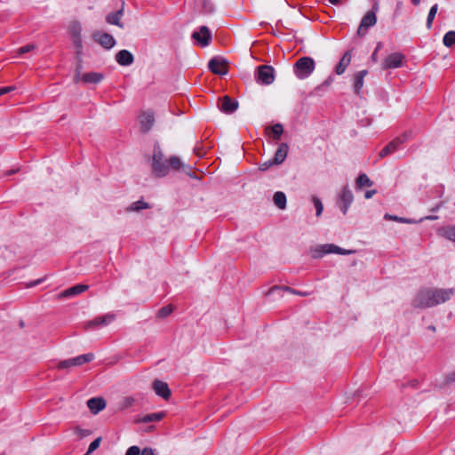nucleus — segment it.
I'll return each mask as SVG.
<instances>
[{
    "label": "nucleus",
    "instance_id": "obj_1",
    "mask_svg": "<svg viewBox=\"0 0 455 455\" xmlns=\"http://www.w3.org/2000/svg\"><path fill=\"white\" fill-rule=\"evenodd\" d=\"M82 23L79 20H72L68 22V32L76 48L77 58V68L75 76L76 84H85V73L83 72V41H82Z\"/></svg>",
    "mask_w": 455,
    "mask_h": 455
},
{
    "label": "nucleus",
    "instance_id": "obj_2",
    "mask_svg": "<svg viewBox=\"0 0 455 455\" xmlns=\"http://www.w3.org/2000/svg\"><path fill=\"white\" fill-rule=\"evenodd\" d=\"M152 172L156 177H164L169 173V164L164 160V153L158 145L154 147Z\"/></svg>",
    "mask_w": 455,
    "mask_h": 455
},
{
    "label": "nucleus",
    "instance_id": "obj_3",
    "mask_svg": "<svg viewBox=\"0 0 455 455\" xmlns=\"http://www.w3.org/2000/svg\"><path fill=\"white\" fill-rule=\"evenodd\" d=\"M354 252L355 251L353 250H346L333 243L319 244L311 250V255L314 259H319L331 253L350 255Z\"/></svg>",
    "mask_w": 455,
    "mask_h": 455
},
{
    "label": "nucleus",
    "instance_id": "obj_4",
    "mask_svg": "<svg viewBox=\"0 0 455 455\" xmlns=\"http://www.w3.org/2000/svg\"><path fill=\"white\" fill-rule=\"evenodd\" d=\"M315 69V61L310 57H302L294 64V73L299 79L308 77Z\"/></svg>",
    "mask_w": 455,
    "mask_h": 455
},
{
    "label": "nucleus",
    "instance_id": "obj_5",
    "mask_svg": "<svg viewBox=\"0 0 455 455\" xmlns=\"http://www.w3.org/2000/svg\"><path fill=\"white\" fill-rule=\"evenodd\" d=\"M413 306L415 307H432L435 306L431 295V288L420 290L413 299Z\"/></svg>",
    "mask_w": 455,
    "mask_h": 455
},
{
    "label": "nucleus",
    "instance_id": "obj_6",
    "mask_svg": "<svg viewBox=\"0 0 455 455\" xmlns=\"http://www.w3.org/2000/svg\"><path fill=\"white\" fill-rule=\"evenodd\" d=\"M228 62L226 59L222 57H214L212 58L208 64L209 69L220 76H224L228 72Z\"/></svg>",
    "mask_w": 455,
    "mask_h": 455
},
{
    "label": "nucleus",
    "instance_id": "obj_7",
    "mask_svg": "<svg viewBox=\"0 0 455 455\" xmlns=\"http://www.w3.org/2000/svg\"><path fill=\"white\" fill-rule=\"evenodd\" d=\"M257 81L262 84H271L275 80V70L270 66H260L257 71Z\"/></svg>",
    "mask_w": 455,
    "mask_h": 455
},
{
    "label": "nucleus",
    "instance_id": "obj_8",
    "mask_svg": "<svg viewBox=\"0 0 455 455\" xmlns=\"http://www.w3.org/2000/svg\"><path fill=\"white\" fill-rule=\"evenodd\" d=\"M455 294V289L448 288V289H437L431 288V295L433 299L435 300V304L438 305L441 303H444L451 299V298Z\"/></svg>",
    "mask_w": 455,
    "mask_h": 455
},
{
    "label": "nucleus",
    "instance_id": "obj_9",
    "mask_svg": "<svg viewBox=\"0 0 455 455\" xmlns=\"http://www.w3.org/2000/svg\"><path fill=\"white\" fill-rule=\"evenodd\" d=\"M409 137V134L408 133H404L403 136H400V137H396L395 139H394L391 142H389L379 153V156L380 158H384L386 157L387 156L394 153L395 151H396L399 147L404 143L407 139Z\"/></svg>",
    "mask_w": 455,
    "mask_h": 455
},
{
    "label": "nucleus",
    "instance_id": "obj_10",
    "mask_svg": "<svg viewBox=\"0 0 455 455\" xmlns=\"http://www.w3.org/2000/svg\"><path fill=\"white\" fill-rule=\"evenodd\" d=\"M377 22V16L375 14L374 11H369L366 12V14L363 17L360 26L357 30V34L360 36H363L366 33L369 28L373 27Z\"/></svg>",
    "mask_w": 455,
    "mask_h": 455
},
{
    "label": "nucleus",
    "instance_id": "obj_11",
    "mask_svg": "<svg viewBox=\"0 0 455 455\" xmlns=\"http://www.w3.org/2000/svg\"><path fill=\"white\" fill-rule=\"evenodd\" d=\"M404 55L394 52L386 57L381 66L383 69L397 68L403 66Z\"/></svg>",
    "mask_w": 455,
    "mask_h": 455
},
{
    "label": "nucleus",
    "instance_id": "obj_12",
    "mask_svg": "<svg viewBox=\"0 0 455 455\" xmlns=\"http://www.w3.org/2000/svg\"><path fill=\"white\" fill-rule=\"evenodd\" d=\"M353 201L354 196L352 191L348 187L343 188L339 196V206L344 215L347 214Z\"/></svg>",
    "mask_w": 455,
    "mask_h": 455
},
{
    "label": "nucleus",
    "instance_id": "obj_13",
    "mask_svg": "<svg viewBox=\"0 0 455 455\" xmlns=\"http://www.w3.org/2000/svg\"><path fill=\"white\" fill-rule=\"evenodd\" d=\"M92 39L105 49H111L116 44L115 38L108 33L97 31L92 34Z\"/></svg>",
    "mask_w": 455,
    "mask_h": 455
},
{
    "label": "nucleus",
    "instance_id": "obj_14",
    "mask_svg": "<svg viewBox=\"0 0 455 455\" xmlns=\"http://www.w3.org/2000/svg\"><path fill=\"white\" fill-rule=\"evenodd\" d=\"M107 406V401L101 396L92 397L87 400V408L93 415H97Z\"/></svg>",
    "mask_w": 455,
    "mask_h": 455
},
{
    "label": "nucleus",
    "instance_id": "obj_15",
    "mask_svg": "<svg viewBox=\"0 0 455 455\" xmlns=\"http://www.w3.org/2000/svg\"><path fill=\"white\" fill-rule=\"evenodd\" d=\"M192 38L196 40L202 46H207L212 39V35L206 26H202L199 31L192 34Z\"/></svg>",
    "mask_w": 455,
    "mask_h": 455
},
{
    "label": "nucleus",
    "instance_id": "obj_16",
    "mask_svg": "<svg viewBox=\"0 0 455 455\" xmlns=\"http://www.w3.org/2000/svg\"><path fill=\"white\" fill-rule=\"evenodd\" d=\"M153 389L157 395L165 400H168L172 395L168 384L159 379L154 380Z\"/></svg>",
    "mask_w": 455,
    "mask_h": 455
},
{
    "label": "nucleus",
    "instance_id": "obj_17",
    "mask_svg": "<svg viewBox=\"0 0 455 455\" xmlns=\"http://www.w3.org/2000/svg\"><path fill=\"white\" fill-rule=\"evenodd\" d=\"M85 363V355H79L75 358L67 359L58 363V369L64 370L74 366L82 365Z\"/></svg>",
    "mask_w": 455,
    "mask_h": 455
},
{
    "label": "nucleus",
    "instance_id": "obj_18",
    "mask_svg": "<svg viewBox=\"0 0 455 455\" xmlns=\"http://www.w3.org/2000/svg\"><path fill=\"white\" fill-rule=\"evenodd\" d=\"M237 108L238 102L236 100H232L228 96L223 97L221 105L220 107V110L226 114L234 113Z\"/></svg>",
    "mask_w": 455,
    "mask_h": 455
},
{
    "label": "nucleus",
    "instance_id": "obj_19",
    "mask_svg": "<svg viewBox=\"0 0 455 455\" xmlns=\"http://www.w3.org/2000/svg\"><path fill=\"white\" fill-rule=\"evenodd\" d=\"M124 16V5L121 7L120 10L110 12L106 17V21L108 24L118 26L119 28H124V23L121 22V20Z\"/></svg>",
    "mask_w": 455,
    "mask_h": 455
},
{
    "label": "nucleus",
    "instance_id": "obj_20",
    "mask_svg": "<svg viewBox=\"0 0 455 455\" xmlns=\"http://www.w3.org/2000/svg\"><path fill=\"white\" fill-rule=\"evenodd\" d=\"M154 122L155 118L152 113L145 112L140 116V129L144 132H148L152 128Z\"/></svg>",
    "mask_w": 455,
    "mask_h": 455
},
{
    "label": "nucleus",
    "instance_id": "obj_21",
    "mask_svg": "<svg viewBox=\"0 0 455 455\" xmlns=\"http://www.w3.org/2000/svg\"><path fill=\"white\" fill-rule=\"evenodd\" d=\"M85 291V284H77L68 288L58 295L59 299L72 298Z\"/></svg>",
    "mask_w": 455,
    "mask_h": 455
},
{
    "label": "nucleus",
    "instance_id": "obj_22",
    "mask_svg": "<svg viewBox=\"0 0 455 455\" xmlns=\"http://www.w3.org/2000/svg\"><path fill=\"white\" fill-rule=\"evenodd\" d=\"M116 60L121 66H129L133 62L134 59L129 51L121 50L116 53Z\"/></svg>",
    "mask_w": 455,
    "mask_h": 455
},
{
    "label": "nucleus",
    "instance_id": "obj_23",
    "mask_svg": "<svg viewBox=\"0 0 455 455\" xmlns=\"http://www.w3.org/2000/svg\"><path fill=\"white\" fill-rule=\"evenodd\" d=\"M288 149H289V147L286 143H282L279 145V147L275 154V156L272 159L274 161L275 164H280L285 160L287 154H288Z\"/></svg>",
    "mask_w": 455,
    "mask_h": 455
},
{
    "label": "nucleus",
    "instance_id": "obj_24",
    "mask_svg": "<svg viewBox=\"0 0 455 455\" xmlns=\"http://www.w3.org/2000/svg\"><path fill=\"white\" fill-rule=\"evenodd\" d=\"M351 61L350 52H345L339 64L336 66L335 71L337 75H342Z\"/></svg>",
    "mask_w": 455,
    "mask_h": 455
},
{
    "label": "nucleus",
    "instance_id": "obj_25",
    "mask_svg": "<svg viewBox=\"0 0 455 455\" xmlns=\"http://www.w3.org/2000/svg\"><path fill=\"white\" fill-rule=\"evenodd\" d=\"M367 75V70H361L355 75L354 89L356 93L360 92V90L363 86V79Z\"/></svg>",
    "mask_w": 455,
    "mask_h": 455
},
{
    "label": "nucleus",
    "instance_id": "obj_26",
    "mask_svg": "<svg viewBox=\"0 0 455 455\" xmlns=\"http://www.w3.org/2000/svg\"><path fill=\"white\" fill-rule=\"evenodd\" d=\"M149 207L150 206H149V204L147 202H145L143 200H139V201L132 203L126 208V212H139L141 210L148 209Z\"/></svg>",
    "mask_w": 455,
    "mask_h": 455
},
{
    "label": "nucleus",
    "instance_id": "obj_27",
    "mask_svg": "<svg viewBox=\"0 0 455 455\" xmlns=\"http://www.w3.org/2000/svg\"><path fill=\"white\" fill-rule=\"evenodd\" d=\"M113 320V315H107L104 316H98L94 320L87 322V328L91 326L96 325H105L110 323Z\"/></svg>",
    "mask_w": 455,
    "mask_h": 455
},
{
    "label": "nucleus",
    "instance_id": "obj_28",
    "mask_svg": "<svg viewBox=\"0 0 455 455\" xmlns=\"http://www.w3.org/2000/svg\"><path fill=\"white\" fill-rule=\"evenodd\" d=\"M275 204L281 210H284L286 208V196L283 192L277 191L275 193L273 197Z\"/></svg>",
    "mask_w": 455,
    "mask_h": 455
},
{
    "label": "nucleus",
    "instance_id": "obj_29",
    "mask_svg": "<svg viewBox=\"0 0 455 455\" xmlns=\"http://www.w3.org/2000/svg\"><path fill=\"white\" fill-rule=\"evenodd\" d=\"M438 233L442 236H443L452 242H455V226H448V227L442 228L439 229Z\"/></svg>",
    "mask_w": 455,
    "mask_h": 455
},
{
    "label": "nucleus",
    "instance_id": "obj_30",
    "mask_svg": "<svg viewBox=\"0 0 455 455\" xmlns=\"http://www.w3.org/2000/svg\"><path fill=\"white\" fill-rule=\"evenodd\" d=\"M384 219L387 220H394V221H397V222H401V223H406V224H416V223H418V221L415 220L401 218V217H398V216H395V215H391L389 213H386L384 215Z\"/></svg>",
    "mask_w": 455,
    "mask_h": 455
},
{
    "label": "nucleus",
    "instance_id": "obj_31",
    "mask_svg": "<svg viewBox=\"0 0 455 455\" xmlns=\"http://www.w3.org/2000/svg\"><path fill=\"white\" fill-rule=\"evenodd\" d=\"M372 184V181L365 173L360 174L356 179V187L358 188H362L363 187H371Z\"/></svg>",
    "mask_w": 455,
    "mask_h": 455
},
{
    "label": "nucleus",
    "instance_id": "obj_32",
    "mask_svg": "<svg viewBox=\"0 0 455 455\" xmlns=\"http://www.w3.org/2000/svg\"><path fill=\"white\" fill-rule=\"evenodd\" d=\"M173 311V307L172 305H167L165 307H161L156 314L157 319H164L169 316Z\"/></svg>",
    "mask_w": 455,
    "mask_h": 455
},
{
    "label": "nucleus",
    "instance_id": "obj_33",
    "mask_svg": "<svg viewBox=\"0 0 455 455\" xmlns=\"http://www.w3.org/2000/svg\"><path fill=\"white\" fill-rule=\"evenodd\" d=\"M437 10H438V4H434L430 10H429V12H428V15H427V28L428 29H430L432 28V24H433V20L435 17V14L437 12Z\"/></svg>",
    "mask_w": 455,
    "mask_h": 455
},
{
    "label": "nucleus",
    "instance_id": "obj_34",
    "mask_svg": "<svg viewBox=\"0 0 455 455\" xmlns=\"http://www.w3.org/2000/svg\"><path fill=\"white\" fill-rule=\"evenodd\" d=\"M172 167L173 170H180L185 168V164L181 162V160L178 156H172L169 160V168Z\"/></svg>",
    "mask_w": 455,
    "mask_h": 455
},
{
    "label": "nucleus",
    "instance_id": "obj_35",
    "mask_svg": "<svg viewBox=\"0 0 455 455\" xmlns=\"http://www.w3.org/2000/svg\"><path fill=\"white\" fill-rule=\"evenodd\" d=\"M443 42L447 47L455 45V31L447 32L443 36Z\"/></svg>",
    "mask_w": 455,
    "mask_h": 455
},
{
    "label": "nucleus",
    "instance_id": "obj_36",
    "mask_svg": "<svg viewBox=\"0 0 455 455\" xmlns=\"http://www.w3.org/2000/svg\"><path fill=\"white\" fill-rule=\"evenodd\" d=\"M311 201L314 204V206L315 208V215L316 217H320L323 211V205L322 201L315 196H313L311 197Z\"/></svg>",
    "mask_w": 455,
    "mask_h": 455
},
{
    "label": "nucleus",
    "instance_id": "obj_37",
    "mask_svg": "<svg viewBox=\"0 0 455 455\" xmlns=\"http://www.w3.org/2000/svg\"><path fill=\"white\" fill-rule=\"evenodd\" d=\"M103 77H104V76L101 73H96V72L87 73V84L88 83L98 84L102 81Z\"/></svg>",
    "mask_w": 455,
    "mask_h": 455
},
{
    "label": "nucleus",
    "instance_id": "obj_38",
    "mask_svg": "<svg viewBox=\"0 0 455 455\" xmlns=\"http://www.w3.org/2000/svg\"><path fill=\"white\" fill-rule=\"evenodd\" d=\"M163 412L148 414L142 418V422L148 423L152 421H159L163 419Z\"/></svg>",
    "mask_w": 455,
    "mask_h": 455
},
{
    "label": "nucleus",
    "instance_id": "obj_39",
    "mask_svg": "<svg viewBox=\"0 0 455 455\" xmlns=\"http://www.w3.org/2000/svg\"><path fill=\"white\" fill-rule=\"evenodd\" d=\"M273 133V137L275 140H279L281 135L283 132V128L281 124H275L269 128Z\"/></svg>",
    "mask_w": 455,
    "mask_h": 455
},
{
    "label": "nucleus",
    "instance_id": "obj_40",
    "mask_svg": "<svg viewBox=\"0 0 455 455\" xmlns=\"http://www.w3.org/2000/svg\"><path fill=\"white\" fill-rule=\"evenodd\" d=\"M101 437L96 438L93 442H92L87 449V455L93 452L100 444Z\"/></svg>",
    "mask_w": 455,
    "mask_h": 455
},
{
    "label": "nucleus",
    "instance_id": "obj_41",
    "mask_svg": "<svg viewBox=\"0 0 455 455\" xmlns=\"http://www.w3.org/2000/svg\"><path fill=\"white\" fill-rule=\"evenodd\" d=\"M35 47H36L35 44H27L25 46L19 48L17 51V53L19 55H22L24 53L29 52L30 51L34 50Z\"/></svg>",
    "mask_w": 455,
    "mask_h": 455
},
{
    "label": "nucleus",
    "instance_id": "obj_42",
    "mask_svg": "<svg viewBox=\"0 0 455 455\" xmlns=\"http://www.w3.org/2000/svg\"><path fill=\"white\" fill-rule=\"evenodd\" d=\"M141 453L140 449L138 446H131L127 451L125 455H140Z\"/></svg>",
    "mask_w": 455,
    "mask_h": 455
},
{
    "label": "nucleus",
    "instance_id": "obj_43",
    "mask_svg": "<svg viewBox=\"0 0 455 455\" xmlns=\"http://www.w3.org/2000/svg\"><path fill=\"white\" fill-rule=\"evenodd\" d=\"M277 290H283V291H289L291 293H292V291L294 289H291L288 286H284V287H278V286H273L267 292V294H271L273 293L275 291H277Z\"/></svg>",
    "mask_w": 455,
    "mask_h": 455
},
{
    "label": "nucleus",
    "instance_id": "obj_44",
    "mask_svg": "<svg viewBox=\"0 0 455 455\" xmlns=\"http://www.w3.org/2000/svg\"><path fill=\"white\" fill-rule=\"evenodd\" d=\"M273 164H275L274 161L273 160H268V161H266L264 162L263 164H261L259 167V169L260 171H267L270 166H272Z\"/></svg>",
    "mask_w": 455,
    "mask_h": 455
},
{
    "label": "nucleus",
    "instance_id": "obj_45",
    "mask_svg": "<svg viewBox=\"0 0 455 455\" xmlns=\"http://www.w3.org/2000/svg\"><path fill=\"white\" fill-rule=\"evenodd\" d=\"M444 382L446 384L455 382V370L445 376Z\"/></svg>",
    "mask_w": 455,
    "mask_h": 455
},
{
    "label": "nucleus",
    "instance_id": "obj_46",
    "mask_svg": "<svg viewBox=\"0 0 455 455\" xmlns=\"http://www.w3.org/2000/svg\"><path fill=\"white\" fill-rule=\"evenodd\" d=\"M14 90H15L14 86H7V87L0 88V96L6 94L8 92H11Z\"/></svg>",
    "mask_w": 455,
    "mask_h": 455
},
{
    "label": "nucleus",
    "instance_id": "obj_47",
    "mask_svg": "<svg viewBox=\"0 0 455 455\" xmlns=\"http://www.w3.org/2000/svg\"><path fill=\"white\" fill-rule=\"evenodd\" d=\"M140 455H155V453L152 448L147 447L141 451Z\"/></svg>",
    "mask_w": 455,
    "mask_h": 455
},
{
    "label": "nucleus",
    "instance_id": "obj_48",
    "mask_svg": "<svg viewBox=\"0 0 455 455\" xmlns=\"http://www.w3.org/2000/svg\"><path fill=\"white\" fill-rule=\"evenodd\" d=\"M44 280V278H40V279H37L36 281H33L27 284V287L28 288H30V287H34V286H36L38 285L39 283H41Z\"/></svg>",
    "mask_w": 455,
    "mask_h": 455
},
{
    "label": "nucleus",
    "instance_id": "obj_49",
    "mask_svg": "<svg viewBox=\"0 0 455 455\" xmlns=\"http://www.w3.org/2000/svg\"><path fill=\"white\" fill-rule=\"evenodd\" d=\"M375 193H376V190H368L365 192L364 196L366 199H370L373 196V195H375Z\"/></svg>",
    "mask_w": 455,
    "mask_h": 455
},
{
    "label": "nucleus",
    "instance_id": "obj_50",
    "mask_svg": "<svg viewBox=\"0 0 455 455\" xmlns=\"http://www.w3.org/2000/svg\"><path fill=\"white\" fill-rule=\"evenodd\" d=\"M331 83H332V77L330 76L322 84L321 86H329Z\"/></svg>",
    "mask_w": 455,
    "mask_h": 455
},
{
    "label": "nucleus",
    "instance_id": "obj_51",
    "mask_svg": "<svg viewBox=\"0 0 455 455\" xmlns=\"http://www.w3.org/2000/svg\"><path fill=\"white\" fill-rule=\"evenodd\" d=\"M436 219H437V216H426V217L421 218L419 220H417V221L419 223V222L423 221L424 220H436Z\"/></svg>",
    "mask_w": 455,
    "mask_h": 455
},
{
    "label": "nucleus",
    "instance_id": "obj_52",
    "mask_svg": "<svg viewBox=\"0 0 455 455\" xmlns=\"http://www.w3.org/2000/svg\"><path fill=\"white\" fill-rule=\"evenodd\" d=\"M292 294H296V295H299V296H307L308 295L307 292H302V291H299L297 290H293Z\"/></svg>",
    "mask_w": 455,
    "mask_h": 455
},
{
    "label": "nucleus",
    "instance_id": "obj_53",
    "mask_svg": "<svg viewBox=\"0 0 455 455\" xmlns=\"http://www.w3.org/2000/svg\"><path fill=\"white\" fill-rule=\"evenodd\" d=\"M182 170L187 173L188 174L189 176H191V167L188 166V165H186L185 164V168H182Z\"/></svg>",
    "mask_w": 455,
    "mask_h": 455
},
{
    "label": "nucleus",
    "instance_id": "obj_54",
    "mask_svg": "<svg viewBox=\"0 0 455 455\" xmlns=\"http://www.w3.org/2000/svg\"><path fill=\"white\" fill-rule=\"evenodd\" d=\"M76 432L78 433V436L79 438H83L84 434V430L81 429V428H76Z\"/></svg>",
    "mask_w": 455,
    "mask_h": 455
},
{
    "label": "nucleus",
    "instance_id": "obj_55",
    "mask_svg": "<svg viewBox=\"0 0 455 455\" xmlns=\"http://www.w3.org/2000/svg\"><path fill=\"white\" fill-rule=\"evenodd\" d=\"M94 358V355L92 353H87V363L91 362L92 360H93Z\"/></svg>",
    "mask_w": 455,
    "mask_h": 455
},
{
    "label": "nucleus",
    "instance_id": "obj_56",
    "mask_svg": "<svg viewBox=\"0 0 455 455\" xmlns=\"http://www.w3.org/2000/svg\"><path fill=\"white\" fill-rule=\"evenodd\" d=\"M379 10V4L378 3H375L371 11H374L375 13L378 12Z\"/></svg>",
    "mask_w": 455,
    "mask_h": 455
},
{
    "label": "nucleus",
    "instance_id": "obj_57",
    "mask_svg": "<svg viewBox=\"0 0 455 455\" xmlns=\"http://www.w3.org/2000/svg\"><path fill=\"white\" fill-rule=\"evenodd\" d=\"M371 60H372L373 61H375V62L378 60L377 52H374L372 53V55H371Z\"/></svg>",
    "mask_w": 455,
    "mask_h": 455
},
{
    "label": "nucleus",
    "instance_id": "obj_58",
    "mask_svg": "<svg viewBox=\"0 0 455 455\" xmlns=\"http://www.w3.org/2000/svg\"><path fill=\"white\" fill-rule=\"evenodd\" d=\"M381 47H382V43H380V42H379V43H378V44H377V47H376V49H375V51H374V52H378V51H379V50H380V49H381Z\"/></svg>",
    "mask_w": 455,
    "mask_h": 455
},
{
    "label": "nucleus",
    "instance_id": "obj_59",
    "mask_svg": "<svg viewBox=\"0 0 455 455\" xmlns=\"http://www.w3.org/2000/svg\"><path fill=\"white\" fill-rule=\"evenodd\" d=\"M331 4H338L339 0H328Z\"/></svg>",
    "mask_w": 455,
    "mask_h": 455
},
{
    "label": "nucleus",
    "instance_id": "obj_60",
    "mask_svg": "<svg viewBox=\"0 0 455 455\" xmlns=\"http://www.w3.org/2000/svg\"><path fill=\"white\" fill-rule=\"evenodd\" d=\"M16 172H17L16 170H11V171H8V172H6V175L13 174V173H15Z\"/></svg>",
    "mask_w": 455,
    "mask_h": 455
},
{
    "label": "nucleus",
    "instance_id": "obj_61",
    "mask_svg": "<svg viewBox=\"0 0 455 455\" xmlns=\"http://www.w3.org/2000/svg\"><path fill=\"white\" fill-rule=\"evenodd\" d=\"M411 3H412L414 5H418V4H419L420 0H411Z\"/></svg>",
    "mask_w": 455,
    "mask_h": 455
},
{
    "label": "nucleus",
    "instance_id": "obj_62",
    "mask_svg": "<svg viewBox=\"0 0 455 455\" xmlns=\"http://www.w3.org/2000/svg\"><path fill=\"white\" fill-rule=\"evenodd\" d=\"M1 455H4V454H1Z\"/></svg>",
    "mask_w": 455,
    "mask_h": 455
},
{
    "label": "nucleus",
    "instance_id": "obj_63",
    "mask_svg": "<svg viewBox=\"0 0 455 455\" xmlns=\"http://www.w3.org/2000/svg\"><path fill=\"white\" fill-rule=\"evenodd\" d=\"M84 455H85V454H84Z\"/></svg>",
    "mask_w": 455,
    "mask_h": 455
}]
</instances>
